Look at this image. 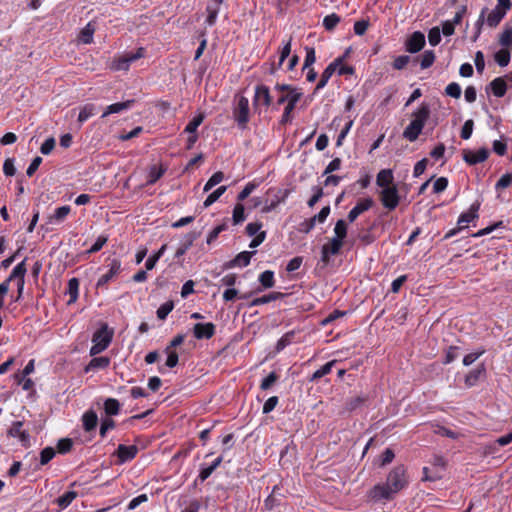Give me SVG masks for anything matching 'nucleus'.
Here are the masks:
<instances>
[{"instance_id": "nucleus-39", "label": "nucleus", "mask_w": 512, "mask_h": 512, "mask_svg": "<svg viewBox=\"0 0 512 512\" xmlns=\"http://www.w3.org/2000/svg\"><path fill=\"white\" fill-rule=\"evenodd\" d=\"M130 64L131 63L129 62L128 58L125 55H123V56L116 58L112 62L111 69L114 71H121V70L126 71L129 69Z\"/></svg>"}, {"instance_id": "nucleus-55", "label": "nucleus", "mask_w": 512, "mask_h": 512, "mask_svg": "<svg viewBox=\"0 0 512 512\" xmlns=\"http://www.w3.org/2000/svg\"><path fill=\"white\" fill-rule=\"evenodd\" d=\"M484 353H485V349H480V350H478L476 352H472V353L467 354L463 358V364L465 366H469V365L473 364Z\"/></svg>"}, {"instance_id": "nucleus-21", "label": "nucleus", "mask_w": 512, "mask_h": 512, "mask_svg": "<svg viewBox=\"0 0 512 512\" xmlns=\"http://www.w3.org/2000/svg\"><path fill=\"white\" fill-rule=\"evenodd\" d=\"M492 93L496 97H503L507 91V84L502 77H497L490 83Z\"/></svg>"}, {"instance_id": "nucleus-37", "label": "nucleus", "mask_w": 512, "mask_h": 512, "mask_svg": "<svg viewBox=\"0 0 512 512\" xmlns=\"http://www.w3.org/2000/svg\"><path fill=\"white\" fill-rule=\"evenodd\" d=\"M227 190L226 186H220L215 191H213L211 194H209L204 201L203 205L205 208L211 206L214 202H216Z\"/></svg>"}, {"instance_id": "nucleus-18", "label": "nucleus", "mask_w": 512, "mask_h": 512, "mask_svg": "<svg viewBox=\"0 0 512 512\" xmlns=\"http://www.w3.org/2000/svg\"><path fill=\"white\" fill-rule=\"evenodd\" d=\"M255 254V251H243L240 252L233 260L225 265L226 268H233L236 266L245 267L249 265L251 257Z\"/></svg>"}, {"instance_id": "nucleus-46", "label": "nucleus", "mask_w": 512, "mask_h": 512, "mask_svg": "<svg viewBox=\"0 0 512 512\" xmlns=\"http://www.w3.org/2000/svg\"><path fill=\"white\" fill-rule=\"evenodd\" d=\"M339 22L340 17L337 14L332 13L325 16V18L323 19V26L330 31L333 30Z\"/></svg>"}, {"instance_id": "nucleus-22", "label": "nucleus", "mask_w": 512, "mask_h": 512, "mask_svg": "<svg viewBox=\"0 0 512 512\" xmlns=\"http://www.w3.org/2000/svg\"><path fill=\"white\" fill-rule=\"evenodd\" d=\"M82 420L84 429L89 432L96 428L98 417L96 412H94L93 410H89L84 413Z\"/></svg>"}, {"instance_id": "nucleus-13", "label": "nucleus", "mask_w": 512, "mask_h": 512, "mask_svg": "<svg viewBox=\"0 0 512 512\" xmlns=\"http://www.w3.org/2000/svg\"><path fill=\"white\" fill-rule=\"evenodd\" d=\"M341 62H342V58H337L326 67V69L323 71V73L321 75L320 81L318 82V84L316 86V90H320L326 86L327 82L332 77V75L335 73L337 68L340 66Z\"/></svg>"}, {"instance_id": "nucleus-51", "label": "nucleus", "mask_w": 512, "mask_h": 512, "mask_svg": "<svg viewBox=\"0 0 512 512\" xmlns=\"http://www.w3.org/2000/svg\"><path fill=\"white\" fill-rule=\"evenodd\" d=\"M226 228H227V225L225 223H223V224L216 226L212 231H210V233L208 234L207 239H206L207 244L213 243L217 239L219 234L222 231L226 230Z\"/></svg>"}, {"instance_id": "nucleus-26", "label": "nucleus", "mask_w": 512, "mask_h": 512, "mask_svg": "<svg viewBox=\"0 0 512 512\" xmlns=\"http://www.w3.org/2000/svg\"><path fill=\"white\" fill-rule=\"evenodd\" d=\"M25 261H26V259H24L22 262H20L13 268L10 276L8 277V279L5 282L9 283L13 280H15L17 282V280H19V279H24L25 274H26Z\"/></svg>"}, {"instance_id": "nucleus-11", "label": "nucleus", "mask_w": 512, "mask_h": 512, "mask_svg": "<svg viewBox=\"0 0 512 512\" xmlns=\"http://www.w3.org/2000/svg\"><path fill=\"white\" fill-rule=\"evenodd\" d=\"M215 325L211 322L196 323L193 327V333L197 339H210L215 334Z\"/></svg>"}, {"instance_id": "nucleus-49", "label": "nucleus", "mask_w": 512, "mask_h": 512, "mask_svg": "<svg viewBox=\"0 0 512 512\" xmlns=\"http://www.w3.org/2000/svg\"><path fill=\"white\" fill-rule=\"evenodd\" d=\"M428 41H429L430 45H432V46H436L440 43L441 31H440L439 27H433L430 29V31L428 33Z\"/></svg>"}, {"instance_id": "nucleus-16", "label": "nucleus", "mask_w": 512, "mask_h": 512, "mask_svg": "<svg viewBox=\"0 0 512 512\" xmlns=\"http://www.w3.org/2000/svg\"><path fill=\"white\" fill-rule=\"evenodd\" d=\"M134 103H135V100L130 99V100H127L124 102H118V103L108 105L106 107L105 111L103 112V114L101 115V118H105L110 114L121 113L125 110H128L134 105Z\"/></svg>"}, {"instance_id": "nucleus-34", "label": "nucleus", "mask_w": 512, "mask_h": 512, "mask_svg": "<svg viewBox=\"0 0 512 512\" xmlns=\"http://www.w3.org/2000/svg\"><path fill=\"white\" fill-rule=\"evenodd\" d=\"M105 413L109 416L117 415L120 410V404L117 399L108 398L104 402Z\"/></svg>"}, {"instance_id": "nucleus-54", "label": "nucleus", "mask_w": 512, "mask_h": 512, "mask_svg": "<svg viewBox=\"0 0 512 512\" xmlns=\"http://www.w3.org/2000/svg\"><path fill=\"white\" fill-rule=\"evenodd\" d=\"M306 57L304 61V69L312 66L316 61L315 49L313 47H306Z\"/></svg>"}, {"instance_id": "nucleus-4", "label": "nucleus", "mask_w": 512, "mask_h": 512, "mask_svg": "<svg viewBox=\"0 0 512 512\" xmlns=\"http://www.w3.org/2000/svg\"><path fill=\"white\" fill-rule=\"evenodd\" d=\"M112 336V332L107 330L106 325L97 330L92 337L93 345L90 349V355L95 356L103 352L111 343Z\"/></svg>"}, {"instance_id": "nucleus-14", "label": "nucleus", "mask_w": 512, "mask_h": 512, "mask_svg": "<svg viewBox=\"0 0 512 512\" xmlns=\"http://www.w3.org/2000/svg\"><path fill=\"white\" fill-rule=\"evenodd\" d=\"M70 212L71 208L68 205L56 208L54 213L48 216L47 224L59 225L63 223L67 216L70 214Z\"/></svg>"}, {"instance_id": "nucleus-28", "label": "nucleus", "mask_w": 512, "mask_h": 512, "mask_svg": "<svg viewBox=\"0 0 512 512\" xmlns=\"http://www.w3.org/2000/svg\"><path fill=\"white\" fill-rule=\"evenodd\" d=\"M78 497V493L76 491H67L62 496L56 499V503L60 507V509L67 508L74 499Z\"/></svg>"}, {"instance_id": "nucleus-41", "label": "nucleus", "mask_w": 512, "mask_h": 512, "mask_svg": "<svg viewBox=\"0 0 512 512\" xmlns=\"http://www.w3.org/2000/svg\"><path fill=\"white\" fill-rule=\"evenodd\" d=\"M224 179V173L221 171L215 172L206 182L204 186V192H208L211 190L214 186L222 182Z\"/></svg>"}, {"instance_id": "nucleus-20", "label": "nucleus", "mask_w": 512, "mask_h": 512, "mask_svg": "<svg viewBox=\"0 0 512 512\" xmlns=\"http://www.w3.org/2000/svg\"><path fill=\"white\" fill-rule=\"evenodd\" d=\"M393 179L392 170L383 169L377 174L376 184L382 189H385V187H394V185H392Z\"/></svg>"}, {"instance_id": "nucleus-35", "label": "nucleus", "mask_w": 512, "mask_h": 512, "mask_svg": "<svg viewBox=\"0 0 512 512\" xmlns=\"http://www.w3.org/2000/svg\"><path fill=\"white\" fill-rule=\"evenodd\" d=\"M109 364L110 359L108 357H95L90 361L85 370L89 371L91 369H102L108 367Z\"/></svg>"}, {"instance_id": "nucleus-47", "label": "nucleus", "mask_w": 512, "mask_h": 512, "mask_svg": "<svg viewBox=\"0 0 512 512\" xmlns=\"http://www.w3.org/2000/svg\"><path fill=\"white\" fill-rule=\"evenodd\" d=\"M445 93L452 98L458 99L461 96V87L458 83L452 82L446 86Z\"/></svg>"}, {"instance_id": "nucleus-29", "label": "nucleus", "mask_w": 512, "mask_h": 512, "mask_svg": "<svg viewBox=\"0 0 512 512\" xmlns=\"http://www.w3.org/2000/svg\"><path fill=\"white\" fill-rule=\"evenodd\" d=\"M196 239V235L193 233H189L184 237L183 243L180 245V247L177 249L175 253L176 258L182 257L188 249L193 245L194 240Z\"/></svg>"}, {"instance_id": "nucleus-31", "label": "nucleus", "mask_w": 512, "mask_h": 512, "mask_svg": "<svg viewBox=\"0 0 512 512\" xmlns=\"http://www.w3.org/2000/svg\"><path fill=\"white\" fill-rule=\"evenodd\" d=\"M95 32V27L91 22H89L79 34V40L84 44H90L93 42V35Z\"/></svg>"}, {"instance_id": "nucleus-64", "label": "nucleus", "mask_w": 512, "mask_h": 512, "mask_svg": "<svg viewBox=\"0 0 512 512\" xmlns=\"http://www.w3.org/2000/svg\"><path fill=\"white\" fill-rule=\"evenodd\" d=\"M410 61V57L407 55H401L395 58L393 67L396 70H402Z\"/></svg>"}, {"instance_id": "nucleus-1", "label": "nucleus", "mask_w": 512, "mask_h": 512, "mask_svg": "<svg viewBox=\"0 0 512 512\" xmlns=\"http://www.w3.org/2000/svg\"><path fill=\"white\" fill-rule=\"evenodd\" d=\"M409 479L407 470L403 465L396 466L390 471L385 483L375 485L368 493V497L377 502L391 500L401 490L407 487Z\"/></svg>"}, {"instance_id": "nucleus-19", "label": "nucleus", "mask_w": 512, "mask_h": 512, "mask_svg": "<svg viewBox=\"0 0 512 512\" xmlns=\"http://www.w3.org/2000/svg\"><path fill=\"white\" fill-rule=\"evenodd\" d=\"M120 267V262L117 260H113L110 264L109 270L98 279L97 286L106 285L110 280L113 279L115 275L119 273Z\"/></svg>"}, {"instance_id": "nucleus-8", "label": "nucleus", "mask_w": 512, "mask_h": 512, "mask_svg": "<svg viewBox=\"0 0 512 512\" xmlns=\"http://www.w3.org/2000/svg\"><path fill=\"white\" fill-rule=\"evenodd\" d=\"M272 98L270 95L269 88L265 85H258L255 88V95L253 99L254 107L257 108L259 106L269 107L271 104Z\"/></svg>"}, {"instance_id": "nucleus-24", "label": "nucleus", "mask_w": 512, "mask_h": 512, "mask_svg": "<svg viewBox=\"0 0 512 512\" xmlns=\"http://www.w3.org/2000/svg\"><path fill=\"white\" fill-rule=\"evenodd\" d=\"M485 373V366L484 364L479 365L476 369L472 370L466 377H465V384L468 387L474 386L477 381L479 380L480 376Z\"/></svg>"}, {"instance_id": "nucleus-50", "label": "nucleus", "mask_w": 512, "mask_h": 512, "mask_svg": "<svg viewBox=\"0 0 512 512\" xmlns=\"http://www.w3.org/2000/svg\"><path fill=\"white\" fill-rule=\"evenodd\" d=\"M204 120L202 114L195 116L186 126L185 132L194 133Z\"/></svg>"}, {"instance_id": "nucleus-25", "label": "nucleus", "mask_w": 512, "mask_h": 512, "mask_svg": "<svg viewBox=\"0 0 512 512\" xmlns=\"http://www.w3.org/2000/svg\"><path fill=\"white\" fill-rule=\"evenodd\" d=\"M505 15H506V13H505V11H503V9H499L498 7H495L488 14L487 24L490 27H496L501 22V20L504 18Z\"/></svg>"}, {"instance_id": "nucleus-48", "label": "nucleus", "mask_w": 512, "mask_h": 512, "mask_svg": "<svg viewBox=\"0 0 512 512\" xmlns=\"http://www.w3.org/2000/svg\"><path fill=\"white\" fill-rule=\"evenodd\" d=\"M55 454H56V452H55L54 448H52V447L44 448L40 453V464L46 465L49 461H51L53 459Z\"/></svg>"}, {"instance_id": "nucleus-7", "label": "nucleus", "mask_w": 512, "mask_h": 512, "mask_svg": "<svg viewBox=\"0 0 512 512\" xmlns=\"http://www.w3.org/2000/svg\"><path fill=\"white\" fill-rule=\"evenodd\" d=\"M302 97V92L298 89H291L290 91V99L287 102V105L284 109L283 115L280 120V124L285 125L291 122V113L295 109L296 104Z\"/></svg>"}, {"instance_id": "nucleus-10", "label": "nucleus", "mask_w": 512, "mask_h": 512, "mask_svg": "<svg viewBox=\"0 0 512 512\" xmlns=\"http://www.w3.org/2000/svg\"><path fill=\"white\" fill-rule=\"evenodd\" d=\"M425 45V36L422 32H414L406 41V51L409 53L419 52Z\"/></svg>"}, {"instance_id": "nucleus-30", "label": "nucleus", "mask_w": 512, "mask_h": 512, "mask_svg": "<svg viewBox=\"0 0 512 512\" xmlns=\"http://www.w3.org/2000/svg\"><path fill=\"white\" fill-rule=\"evenodd\" d=\"M336 362H337L336 360H332V361L327 362L325 365H323L320 369L316 370L311 375V377L309 378V381L310 382H315L318 379H320L321 377L329 374Z\"/></svg>"}, {"instance_id": "nucleus-58", "label": "nucleus", "mask_w": 512, "mask_h": 512, "mask_svg": "<svg viewBox=\"0 0 512 512\" xmlns=\"http://www.w3.org/2000/svg\"><path fill=\"white\" fill-rule=\"evenodd\" d=\"M163 170L153 166L149 172L147 184L152 185L163 175Z\"/></svg>"}, {"instance_id": "nucleus-52", "label": "nucleus", "mask_w": 512, "mask_h": 512, "mask_svg": "<svg viewBox=\"0 0 512 512\" xmlns=\"http://www.w3.org/2000/svg\"><path fill=\"white\" fill-rule=\"evenodd\" d=\"M219 7L220 6H217L215 4H214V6L207 7L208 16L206 18V23L209 26L214 25V23L216 22V18H217L218 12H219Z\"/></svg>"}, {"instance_id": "nucleus-53", "label": "nucleus", "mask_w": 512, "mask_h": 512, "mask_svg": "<svg viewBox=\"0 0 512 512\" xmlns=\"http://www.w3.org/2000/svg\"><path fill=\"white\" fill-rule=\"evenodd\" d=\"M278 380V375L275 372H271L266 378H264L260 384L262 390H268Z\"/></svg>"}, {"instance_id": "nucleus-57", "label": "nucleus", "mask_w": 512, "mask_h": 512, "mask_svg": "<svg viewBox=\"0 0 512 512\" xmlns=\"http://www.w3.org/2000/svg\"><path fill=\"white\" fill-rule=\"evenodd\" d=\"M512 183V175L511 174H504L501 176V178L497 181L495 188L496 190H502L507 187H509Z\"/></svg>"}, {"instance_id": "nucleus-27", "label": "nucleus", "mask_w": 512, "mask_h": 512, "mask_svg": "<svg viewBox=\"0 0 512 512\" xmlns=\"http://www.w3.org/2000/svg\"><path fill=\"white\" fill-rule=\"evenodd\" d=\"M283 294L280 293V292H272L268 295H264L262 297H258V298H255L251 301V303L249 304L250 307H253V306H259V305H264V304H267L271 301H275L277 299H279L280 297H282Z\"/></svg>"}, {"instance_id": "nucleus-42", "label": "nucleus", "mask_w": 512, "mask_h": 512, "mask_svg": "<svg viewBox=\"0 0 512 512\" xmlns=\"http://www.w3.org/2000/svg\"><path fill=\"white\" fill-rule=\"evenodd\" d=\"M244 205L238 203L233 209L232 221L234 225H238L245 220Z\"/></svg>"}, {"instance_id": "nucleus-32", "label": "nucleus", "mask_w": 512, "mask_h": 512, "mask_svg": "<svg viewBox=\"0 0 512 512\" xmlns=\"http://www.w3.org/2000/svg\"><path fill=\"white\" fill-rule=\"evenodd\" d=\"M96 112V106L94 104H86L80 108L78 115V122L83 123L92 117Z\"/></svg>"}, {"instance_id": "nucleus-56", "label": "nucleus", "mask_w": 512, "mask_h": 512, "mask_svg": "<svg viewBox=\"0 0 512 512\" xmlns=\"http://www.w3.org/2000/svg\"><path fill=\"white\" fill-rule=\"evenodd\" d=\"M474 122L472 119L465 121L461 129V137L465 140L469 139L472 135Z\"/></svg>"}, {"instance_id": "nucleus-45", "label": "nucleus", "mask_w": 512, "mask_h": 512, "mask_svg": "<svg viewBox=\"0 0 512 512\" xmlns=\"http://www.w3.org/2000/svg\"><path fill=\"white\" fill-rule=\"evenodd\" d=\"M174 303L172 301H166L157 310V317L160 320H165L168 314L173 310Z\"/></svg>"}, {"instance_id": "nucleus-43", "label": "nucleus", "mask_w": 512, "mask_h": 512, "mask_svg": "<svg viewBox=\"0 0 512 512\" xmlns=\"http://www.w3.org/2000/svg\"><path fill=\"white\" fill-rule=\"evenodd\" d=\"M495 61L501 67H505L510 62V52L507 49H501L495 53Z\"/></svg>"}, {"instance_id": "nucleus-59", "label": "nucleus", "mask_w": 512, "mask_h": 512, "mask_svg": "<svg viewBox=\"0 0 512 512\" xmlns=\"http://www.w3.org/2000/svg\"><path fill=\"white\" fill-rule=\"evenodd\" d=\"M165 352L167 353V360H166V366L169 368H173L178 364V354L170 349H165Z\"/></svg>"}, {"instance_id": "nucleus-12", "label": "nucleus", "mask_w": 512, "mask_h": 512, "mask_svg": "<svg viewBox=\"0 0 512 512\" xmlns=\"http://www.w3.org/2000/svg\"><path fill=\"white\" fill-rule=\"evenodd\" d=\"M8 435L13 438H18L23 445H27L29 443V434L23 430L22 421L13 422L8 430Z\"/></svg>"}, {"instance_id": "nucleus-61", "label": "nucleus", "mask_w": 512, "mask_h": 512, "mask_svg": "<svg viewBox=\"0 0 512 512\" xmlns=\"http://www.w3.org/2000/svg\"><path fill=\"white\" fill-rule=\"evenodd\" d=\"M499 42L502 46H509L512 43V28H506L500 35Z\"/></svg>"}, {"instance_id": "nucleus-9", "label": "nucleus", "mask_w": 512, "mask_h": 512, "mask_svg": "<svg viewBox=\"0 0 512 512\" xmlns=\"http://www.w3.org/2000/svg\"><path fill=\"white\" fill-rule=\"evenodd\" d=\"M489 156V151L486 148H481L477 151L464 150L463 159L469 165H476L484 162Z\"/></svg>"}, {"instance_id": "nucleus-2", "label": "nucleus", "mask_w": 512, "mask_h": 512, "mask_svg": "<svg viewBox=\"0 0 512 512\" xmlns=\"http://www.w3.org/2000/svg\"><path fill=\"white\" fill-rule=\"evenodd\" d=\"M430 117V107L427 103H422L413 113L412 121L404 129L403 137L410 142L417 140L425 126L427 120Z\"/></svg>"}, {"instance_id": "nucleus-38", "label": "nucleus", "mask_w": 512, "mask_h": 512, "mask_svg": "<svg viewBox=\"0 0 512 512\" xmlns=\"http://www.w3.org/2000/svg\"><path fill=\"white\" fill-rule=\"evenodd\" d=\"M259 282L264 288H272L275 284L274 273L270 270L262 272L259 276Z\"/></svg>"}, {"instance_id": "nucleus-40", "label": "nucleus", "mask_w": 512, "mask_h": 512, "mask_svg": "<svg viewBox=\"0 0 512 512\" xmlns=\"http://www.w3.org/2000/svg\"><path fill=\"white\" fill-rule=\"evenodd\" d=\"M343 246V242L338 239H331L327 244L323 245L322 249L328 252L331 255H336L339 253Z\"/></svg>"}, {"instance_id": "nucleus-23", "label": "nucleus", "mask_w": 512, "mask_h": 512, "mask_svg": "<svg viewBox=\"0 0 512 512\" xmlns=\"http://www.w3.org/2000/svg\"><path fill=\"white\" fill-rule=\"evenodd\" d=\"M79 291V280L77 278H71L68 281L67 294L69 295L68 305L75 303L78 299Z\"/></svg>"}, {"instance_id": "nucleus-15", "label": "nucleus", "mask_w": 512, "mask_h": 512, "mask_svg": "<svg viewBox=\"0 0 512 512\" xmlns=\"http://www.w3.org/2000/svg\"><path fill=\"white\" fill-rule=\"evenodd\" d=\"M373 205V201L370 198H366L359 203L356 204L355 207H353L350 212L348 213V220L349 222H354L357 217L362 214L363 212L369 210Z\"/></svg>"}, {"instance_id": "nucleus-36", "label": "nucleus", "mask_w": 512, "mask_h": 512, "mask_svg": "<svg viewBox=\"0 0 512 512\" xmlns=\"http://www.w3.org/2000/svg\"><path fill=\"white\" fill-rule=\"evenodd\" d=\"M334 233L335 237L333 239H338L339 241L343 242L347 235V224L343 219H339L334 227Z\"/></svg>"}, {"instance_id": "nucleus-5", "label": "nucleus", "mask_w": 512, "mask_h": 512, "mask_svg": "<svg viewBox=\"0 0 512 512\" xmlns=\"http://www.w3.org/2000/svg\"><path fill=\"white\" fill-rule=\"evenodd\" d=\"M380 201L382 205L388 210H394L400 202V196L396 186L385 187L380 191Z\"/></svg>"}, {"instance_id": "nucleus-33", "label": "nucleus", "mask_w": 512, "mask_h": 512, "mask_svg": "<svg viewBox=\"0 0 512 512\" xmlns=\"http://www.w3.org/2000/svg\"><path fill=\"white\" fill-rule=\"evenodd\" d=\"M366 397L364 396H356V397H351L350 399H348L345 403V409L346 411H354L360 407H362L365 403H366Z\"/></svg>"}, {"instance_id": "nucleus-62", "label": "nucleus", "mask_w": 512, "mask_h": 512, "mask_svg": "<svg viewBox=\"0 0 512 512\" xmlns=\"http://www.w3.org/2000/svg\"><path fill=\"white\" fill-rule=\"evenodd\" d=\"M115 427V421L111 418H106L102 421L100 427V436L104 438L108 430L113 429Z\"/></svg>"}, {"instance_id": "nucleus-63", "label": "nucleus", "mask_w": 512, "mask_h": 512, "mask_svg": "<svg viewBox=\"0 0 512 512\" xmlns=\"http://www.w3.org/2000/svg\"><path fill=\"white\" fill-rule=\"evenodd\" d=\"M395 457V454L392 449L386 448L385 451L381 455L380 466L384 467L387 464L391 463Z\"/></svg>"}, {"instance_id": "nucleus-44", "label": "nucleus", "mask_w": 512, "mask_h": 512, "mask_svg": "<svg viewBox=\"0 0 512 512\" xmlns=\"http://www.w3.org/2000/svg\"><path fill=\"white\" fill-rule=\"evenodd\" d=\"M434 61V52L432 50H426L421 57L420 66L422 69H427L434 63Z\"/></svg>"}, {"instance_id": "nucleus-60", "label": "nucleus", "mask_w": 512, "mask_h": 512, "mask_svg": "<svg viewBox=\"0 0 512 512\" xmlns=\"http://www.w3.org/2000/svg\"><path fill=\"white\" fill-rule=\"evenodd\" d=\"M55 143L56 141L53 137H49L48 139H46L40 147L41 153L44 155L50 154L55 147Z\"/></svg>"}, {"instance_id": "nucleus-6", "label": "nucleus", "mask_w": 512, "mask_h": 512, "mask_svg": "<svg viewBox=\"0 0 512 512\" xmlns=\"http://www.w3.org/2000/svg\"><path fill=\"white\" fill-rule=\"evenodd\" d=\"M479 206H480L479 203H474L471 205L470 209L467 212L462 213L458 219L459 228L452 229L449 232H447V234L445 235V238L446 239L451 238L452 236H454L457 233L458 230H461L468 223H470L471 221L476 219L478 217L477 211L479 209Z\"/></svg>"}, {"instance_id": "nucleus-17", "label": "nucleus", "mask_w": 512, "mask_h": 512, "mask_svg": "<svg viewBox=\"0 0 512 512\" xmlns=\"http://www.w3.org/2000/svg\"><path fill=\"white\" fill-rule=\"evenodd\" d=\"M138 452V448L135 445L126 446L120 444L117 449V455L120 460V463L127 462L132 460Z\"/></svg>"}, {"instance_id": "nucleus-3", "label": "nucleus", "mask_w": 512, "mask_h": 512, "mask_svg": "<svg viewBox=\"0 0 512 512\" xmlns=\"http://www.w3.org/2000/svg\"><path fill=\"white\" fill-rule=\"evenodd\" d=\"M233 117L238 127L241 129L246 128L250 119L249 100L245 96H236L235 105L233 108Z\"/></svg>"}]
</instances>
